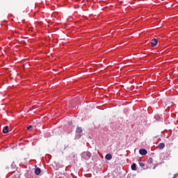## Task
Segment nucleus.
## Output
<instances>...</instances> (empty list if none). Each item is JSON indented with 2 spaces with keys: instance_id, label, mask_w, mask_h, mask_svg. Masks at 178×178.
<instances>
[{
  "instance_id": "nucleus-6",
  "label": "nucleus",
  "mask_w": 178,
  "mask_h": 178,
  "mask_svg": "<svg viewBox=\"0 0 178 178\" xmlns=\"http://www.w3.org/2000/svg\"><path fill=\"white\" fill-rule=\"evenodd\" d=\"M158 148L159 149H163V148H165V143H159L158 145Z\"/></svg>"
},
{
  "instance_id": "nucleus-9",
  "label": "nucleus",
  "mask_w": 178,
  "mask_h": 178,
  "mask_svg": "<svg viewBox=\"0 0 178 178\" xmlns=\"http://www.w3.org/2000/svg\"><path fill=\"white\" fill-rule=\"evenodd\" d=\"M76 131L78 133H81V131H83V129H81V127H77L76 128Z\"/></svg>"
},
{
  "instance_id": "nucleus-12",
  "label": "nucleus",
  "mask_w": 178,
  "mask_h": 178,
  "mask_svg": "<svg viewBox=\"0 0 178 178\" xmlns=\"http://www.w3.org/2000/svg\"><path fill=\"white\" fill-rule=\"evenodd\" d=\"M148 162H149V163H152V162H154V160L150 158V159L148 160Z\"/></svg>"
},
{
  "instance_id": "nucleus-10",
  "label": "nucleus",
  "mask_w": 178,
  "mask_h": 178,
  "mask_svg": "<svg viewBox=\"0 0 178 178\" xmlns=\"http://www.w3.org/2000/svg\"><path fill=\"white\" fill-rule=\"evenodd\" d=\"M139 165L140 168H144V166H145V164L141 161L139 162Z\"/></svg>"
},
{
  "instance_id": "nucleus-5",
  "label": "nucleus",
  "mask_w": 178,
  "mask_h": 178,
  "mask_svg": "<svg viewBox=\"0 0 178 178\" xmlns=\"http://www.w3.org/2000/svg\"><path fill=\"white\" fill-rule=\"evenodd\" d=\"M40 173H41V168H37L35 170V175H37V176H38Z\"/></svg>"
},
{
  "instance_id": "nucleus-2",
  "label": "nucleus",
  "mask_w": 178,
  "mask_h": 178,
  "mask_svg": "<svg viewBox=\"0 0 178 178\" xmlns=\"http://www.w3.org/2000/svg\"><path fill=\"white\" fill-rule=\"evenodd\" d=\"M150 44L152 47H156L158 45V40L155 38L152 39Z\"/></svg>"
},
{
  "instance_id": "nucleus-7",
  "label": "nucleus",
  "mask_w": 178,
  "mask_h": 178,
  "mask_svg": "<svg viewBox=\"0 0 178 178\" xmlns=\"http://www.w3.org/2000/svg\"><path fill=\"white\" fill-rule=\"evenodd\" d=\"M106 159H107V161H111V159H112V154H107L106 155Z\"/></svg>"
},
{
  "instance_id": "nucleus-1",
  "label": "nucleus",
  "mask_w": 178,
  "mask_h": 178,
  "mask_svg": "<svg viewBox=\"0 0 178 178\" xmlns=\"http://www.w3.org/2000/svg\"><path fill=\"white\" fill-rule=\"evenodd\" d=\"M82 156L83 159H86V161H88L91 158V153L88 152H85L83 153Z\"/></svg>"
},
{
  "instance_id": "nucleus-4",
  "label": "nucleus",
  "mask_w": 178,
  "mask_h": 178,
  "mask_svg": "<svg viewBox=\"0 0 178 178\" xmlns=\"http://www.w3.org/2000/svg\"><path fill=\"white\" fill-rule=\"evenodd\" d=\"M3 133L4 134H6L7 133H9V127H8V126L4 127L3 129Z\"/></svg>"
},
{
  "instance_id": "nucleus-11",
  "label": "nucleus",
  "mask_w": 178,
  "mask_h": 178,
  "mask_svg": "<svg viewBox=\"0 0 178 178\" xmlns=\"http://www.w3.org/2000/svg\"><path fill=\"white\" fill-rule=\"evenodd\" d=\"M31 129H33V126L30 125V126L27 127V130L31 131Z\"/></svg>"
},
{
  "instance_id": "nucleus-3",
  "label": "nucleus",
  "mask_w": 178,
  "mask_h": 178,
  "mask_svg": "<svg viewBox=\"0 0 178 178\" xmlns=\"http://www.w3.org/2000/svg\"><path fill=\"white\" fill-rule=\"evenodd\" d=\"M147 149H140L139 150V154H140V155H147Z\"/></svg>"
},
{
  "instance_id": "nucleus-8",
  "label": "nucleus",
  "mask_w": 178,
  "mask_h": 178,
  "mask_svg": "<svg viewBox=\"0 0 178 178\" xmlns=\"http://www.w3.org/2000/svg\"><path fill=\"white\" fill-rule=\"evenodd\" d=\"M131 170H137V165H136V163H133L131 165Z\"/></svg>"
}]
</instances>
